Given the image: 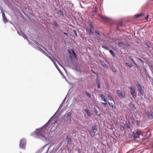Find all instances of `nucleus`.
Masks as SVG:
<instances>
[{"instance_id":"nucleus-1","label":"nucleus","mask_w":153,"mask_h":153,"mask_svg":"<svg viewBox=\"0 0 153 153\" xmlns=\"http://www.w3.org/2000/svg\"><path fill=\"white\" fill-rule=\"evenodd\" d=\"M46 131V129H44V127L43 126L40 128L36 129L35 132L39 138L46 140L47 138L45 137V134L47 133Z\"/></svg>"},{"instance_id":"nucleus-2","label":"nucleus","mask_w":153,"mask_h":153,"mask_svg":"<svg viewBox=\"0 0 153 153\" xmlns=\"http://www.w3.org/2000/svg\"><path fill=\"white\" fill-rule=\"evenodd\" d=\"M97 131V129L96 126H94L92 127V129L90 131V134L92 137H94Z\"/></svg>"},{"instance_id":"nucleus-3","label":"nucleus","mask_w":153,"mask_h":153,"mask_svg":"<svg viewBox=\"0 0 153 153\" xmlns=\"http://www.w3.org/2000/svg\"><path fill=\"white\" fill-rule=\"evenodd\" d=\"M116 91L117 94L120 99H123L126 97V93L124 91L117 90Z\"/></svg>"},{"instance_id":"nucleus-4","label":"nucleus","mask_w":153,"mask_h":153,"mask_svg":"<svg viewBox=\"0 0 153 153\" xmlns=\"http://www.w3.org/2000/svg\"><path fill=\"white\" fill-rule=\"evenodd\" d=\"M136 86L138 90L140 91V93L141 94L143 95L144 94V88L143 86H142L140 84H136Z\"/></svg>"},{"instance_id":"nucleus-5","label":"nucleus","mask_w":153,"mask_h":153,"mask_svg":"<svg viewBox=\"0 0 153 153\" xmlns=\"http://www.w3.org/2000/svg\"><path fill=\"white\" fill-rule=\"evenodd\" d=\"M26 144V141L24 139H22L20 142L19 144V146L22 149H25V147Z\"/></svg>"},{"instance_id":"nucleus-6","label":"nucleus","mask_w":153,"mask_h":153,"mask_svg":"<svg viewBox=\"0 0 153 153\" xmlns=\"http://www.w3.org/2000/svg\"><path fill=\"white\" fill-rule=\"evenodd\" d=\"M142 134V132L140 130H138L137 131L134 132L133 133L134 134V137L135 138H137L139 137V135Z\"/></svg>"},{"instance_id":"nucleus-7","label":"nucleus","mask_w":153,"mask_h":153,"mask_svg":"<svg viewBox=\"0 0 153 153\" xmlns=\"http://www.w3.org/2000/svg\"><path fill=\"white\" fill-rule=\"evenodd\" d=\"M145 14L144 13H141L140 14H137L135 15L136 18L140 17L141 18H144L146 20L148 19L149 17V15H147L146 17L144 16Z\"/></svg>"},{"instance_id":"nucleus-8","label":"nucleus","mask_w":153,"mask_h":153,"mask_svg":"<svg viewBox=\"0 0 153 153\" xmlns=\"http://www.w3.org/2000/svg\"><path fill=\"white\" fill-rule=\"evenodd\" d=\"M129 107L130 109L134 111L135 109H136V108L134 106V104L131 102H130L129 105Z\"/></svg>"},{"instance_id":"nucleus-9","label":"nucleus","mask_w":153,"mask_h":153,"mask_svg":"<svg viewBox=\"0 0 153 153\" xmlns=\"http://www.w3.org/2000/svg\"><path fill=\"white\" fill-rule=\"evenodd\" d=\"M100 97L101 98L102 100L104 102H107V100L105 96L103 94H101L100 95Z\"/></svg>"},{"instance_id":"nucleus-10","label":"nucleus","mask_w":153,"mask_h":153,"mask_svg":"<svg viewBox=\"0 0 153 153\" xmlns=\"http://www.w3.org/2000/svg\"><path fill=\"white\" fill-rule=\"evenodd\" d=\"M148 117L149 119H152L153 118L152 112V111H148Z\"/></svg>"},{"instance_id":"nucleus-11","label":"nucleus","mask_w":153,"mask_h":153,"mask_svg":"<svg viewBox=\"0 0 153 153\" xmlns=\"http://www.w3.org/2000/svg\"><path fill=\"white\" fill-rule=\"evenodd\" d=\"M100 63L105 68H107L108 67V66L103 61L100 60Z\"/></svg>"},{"instance_id":"nucleus-12","label":"nucleus","mask_w":153,"mask_h":153,"mask_svg":"<svg viewBox=\"0 0 153 153\" xmlns=\"http://www.w3.org/2000/svg\"><path fill=\"white\" fill-rule=\"evenodd\" d=\"M129 88L130 90V93H132L136 92V89L133 86H131L129 87Z\"/></svg>"},{"instance_id":"nucleus-13","label":"nucleus","mask_w":153,"mask_h":153,"mask_svg":"<svg viewBox=\"0 0 153 153\" xmlns=\"http://www.w3.org/2000/svg\"><path fill=\"white\" fill-rule=\"evenodd\" d=\"M87 31L88 33L89 36L93 35V33L92 31V30L90 27H88L87 28Z\"/></svg>"},{"instance_id":"nucleus-14","label":"nucleus","mask_w":153,"mask_h":153,"mask_svg":"<svg viewBox=\"0 0 153 153\" xmlns=\"http://www.w3.org/2000/svg\"><path fill=\"white\" fill-rule=\"evenodd\" d=\"M3 19L4 20V22L6 23L8 22V21L6 17L5 16V14L4 13H3L2 14Z\"/></svg>"},{"instance_id":"nucleus-15","label":"nucleus","mask_w":153,"mask_h":153,"mask_svg":"<svg viewBox=\"0 0 153 153\" xmlns=\"http://www.w3.org/2000/svg\"><path fill=\"white\" fill-rule=\"evenodd\" d=\"M66 139L68 140V141L67 142V144L68 145L71 144L72 142L71 139L70 138H69L68 136H66Z\"/></svg>"},{"instance_id":"nucleus-16","label":"nucleus","mask_w":153,"mask_h":153,"mask_svg":"<svg viewBox=\"0 0 153 153\" xmlns=\"http://www.w3.org/2000/svg\"><path fill=\"white\" fill-rule=\"evenodd\" d=\"M133 98L135 99L137 97V94L136 92L131 93Z\"/></svg>"},{"instance_id":"nucleus-17","label":"nucleus","mask_w":153,"mask_h":153,"mask_svg":"<svg viewBox=\"0 0 153 153\" xmlns=\"http://www.w3.org/2000/svg\"><path fill=\"white\" fill-rule=\"evenodd\" d=\"M87 113L88 115L89 116H91V114L88 109H85L84 110Z\"/></svg>"},{"instance_id":"nucleus-18","label":"nucleus","mask_w":153,"mask_h":153,"mask_svg":"<svg viewBox=\"0 0 153 153\" xmlns=\"http://www.w3.org/2000/svg\"><path fill=\"white\" fill-rule=\"evenodd\" d=\"M122 43L123 45L127 47H129L130 46V45L129 43L126 42H122Z\"/></svg>"},{"instance_id":"nucleus-19","label":"nucleus","mask_w":153,"mask_h":153,"mask_svg":"<svg viewBox=\"0 0 153 153\" xmlns=\"http://www.w3.org/2000/svg\"><path fill=\"white\" fill-rule=\"evenodd\" d=\"M108 103L111 107L112 109H114L115 108V104L114 105H113L112 103H110V102H108Z\"/></svg>"},{"instance_id":"nucleus-20","label":"nucleus","mask_w":153,"mask_h":153,"mask_svg":"<svg viewBox=\"0 0 153 153\" xmlns=\"http://www.w3.org/2000/svg\"><path fill=\"white\" fill-rule=\"evenodd\" d=\"M109 51L110 53L112 55V56L113 57H114L115 55V54L114 52L112 50H110Z\"/></svg>"},{"instance_id":"nucleus-21","label":"nucleus","mask_w":153,"mask_h":153,"mask_svg":"<svg viewBox=\"0 0 153 153\" xmlns=\"http://www.w3.org/2000/svg\"><path fill=\"white\" fill-rule=\"evenodd\" d=\"M71 113H68L67 116V119H68V120H69V121H71Z\"/></svg>"},{"instance_id":"nucleus-22","label":"nucleus","mask_w":153,"mask_h":153,"mask_svg":"<svg viewBox=\"0 0 153 153\" xmlns=\"http://www.w3.org/2000/svg\"><path fill=\"white\" fill-rule=\"evenodd\" d=\"M108 99L110 100V101H113L114 102V100H113L112 97V96L111 95L109 94L108 95Z\"/></svg>"},{"instance_id":"nucleus-23","label":"nucleus","mask_w":153,"mask_h":153,"mask_svg":"<svg viewBox=\"0 0 153 153\" xmlns=\"http://www.w3.org/2000/svg\"><path fill=\"white\" fill-rule=\"evenodd\" d=\"M125 64L127 65L128 66L131 68L133 66V65L132 63L130 62H126L125 63Z\"/></svg>"},{"instance_id":"nucleus-24","label":"nucleus","mask_w":153,"mask_h":153,"mask_svg":"<svg viewBox=\"0 0 153 153\" xmlns=\"http://www.w3.org/2000/svg\"><path fill=\"white\" fill-rule=\"evenodd\" d=\"M85 93L87 96H88L89 98H91V95L88 92L86 91Z\"/></svg>"},{"instance_id":"nucleus-25","label":"nucleus","mask_w":153,"mask_h":153,"mask_svg":"<svg viewBox=\"0 0 153 153\" xmlns=\"http://www.w3.org/2000/svg\"><path fill=\"white\" fill-rule=\"evenodd\" d=\"M94 110L95 113L97 114H98V111L97 109L95 107H94Z\"/></svg>"},{"instance_id":"nucleus-26","label":"nucleus","mask_w":153,"mask_h":153,"mask_svg":"<svg viewBox=\"0 0 153 153\" xmlns=\"http://www.w3.org/2000/svg\"><path fill=\"white\" fill-rule=\"evenodd\" d=\"M71 51L72 52L73 54V55H74V57L76 58V57H77L76 56V54L75 53L74 50L73 49H72V50H71Z\"/></svg>"},{"instance_id":"nucleus-27","label":"nucleus","mask_w":153,"mask_h":153,"mask_svg":"<svg viewBox=\"0 0 153 153\" xmlns=\"http://www.w3.org/2000/svg\"><path fill=\"white\" fill-rule=\"evenodd\" d=\"M120 129L122 131L125 130L124 127L123 125H121L120 126Z\"/></svg>"},{"instance_id":"nucleus-28","label":"nucleus","mask_w":153,"mask_h":153,"mask_svg":"<svg viewBox=\"0 0 153 153\" xmlns=\"http://www.w3.org/2000/svg\"><path fill=\"white\" fill-rule=\"evenodd\" d=\"M101 18L104 20H107L108 19V18L105 16H101Z\"/></svg>"},{"instance_id":"nucleus-29","label":"nucleus","mask_w":153,"mask_h":153,"mask_svg":"<svg viewBox=\"0 0 153 153\" xmlns=\"http://www.w3.org/2000/svg\"><path fill=\"white\" fill-rule=\"evenodd\" d=\"M89 25L91 28H92L93 29H94V27L92 23L91 22H90L89 23Z\"/></svg>"},{"instance_id":"nucleus-30","label":"nucleus","mask_w":153,"mask_h":153,"mask_svg":"<svg viewBox=\"0 0 153 153\" xmlns=\"http://www.w3.org/2000/svg\"><path fill=\"white\" fill-rule=\"evenodd\" d=\"M59 12L62 16H63L64 15L63 12L61 10H59Z\"/></svg>"},{"instance_id":"nucleus-31","label":"nucleus","mask_w":153,"mask_h":153,"mask_svg":"<svg viewBox=\"0 0 153 153\" xmlns=\"http://www.w3.org/2000/svg\"><path fill=\"white\" fill-rule=\"evenodd\" d=\"M73 32L74 33L76 36L77 37V35L76 33V31L75 30H73Z\"/></svg>"},{"instance_id":"nucleus-32","label":"nucleus","mask_w":153,"mask_h":153,"mask_svg":"<svg viewBox=\"0 0 153 153\" xmlns=\"http://www.w3.org/2000/svg\"><path fill=\"white\" fill-rule=\"evenodd\" d=\"M0 9L1 11L2 14H3V13H4L3 10V8L1 6H0Z\"/></svg>"},{"instance_id":"nucleus-33","label":"nucleus","mask_w":153,"mask_h":153,"mask_svg":"<svg viewBox=\"0 0 153 153\" xmlns=\"http://www.w3.org/2000/svg\"><path fill=\"white\" fill-rule=\"evenodd\" d=\"M102 47L103 48H104V49H106V50H109V49L108 48L106 47L105 45H102Z\"/></svg>"},{"instance_id":"nucleus-34","label":"nucleus","mask_w":153,"mask_h":153,"mask_svg":"<svg viewBox=\"0 0 153 153\" xmlns=\"http://www.w3.org/2000/svg\"><path fill=\"white\" fill-rule=\"evenodd\" d=\"M136 124L140 126V122L139 120H137L136 121Z\"/></svg>"},{"instance_id":"nucleus-35","label":"nucleus","mask_w":153,"mask_h":153,"mask_svg":"<svg viewBox=\"0 0 153 153\" xmlns=\"http://www.w3.org/2000/svg\"><path fill=\"white\" fill-rule=\"evenodd\" d=\"M112 71L113 72H114V73H116L117 72V70L115 68H112Z\"/></svg>"},{"instance_id":"nucleus-36","label":"nucleus","mask_w":153,"mask_h":153,"mask_svg":"<svg viewBox=\"0 0 153 153\" xmlns=\"http://www.w3.org/2000/svg\"><path fill=\"white\" fill-rule=\"evenodd\" d=\"M100 88V84L99 82L97 84V88Z\"/></svg>"},{"instance_id":"nucleus-37","label":"nucleus","mask_w":153,"mask_h":153,"mask_svg":"<svg viewBox=\"0 0 153 153\" xmlns=\"http://www.w3.org/2000/svg\"><path fill=\"white\" fill-rule=\"evenodd\" d=\"M126 127L127 128H130L129 125V124L128 123H126Z\"/></svg>"},{"instance_id":"nucleus-38","label":"nucleus","mask_w":153,"mask_h":153,"mask_svg":"<svg viewBox=\"0 0 153 153\" xmlns=\"http://www.w3.org/2000/svg\"><path fill=\"white\" fill-rule=\"evenodd\" d=\"M102 104L104 105L105 107H106V105L107 104V102H102Z\"/></svg>"},{"instance_id":"nucleus-39","label":"nucleus","mask_w":153,"mask_h":153,"mask_svg":"<svg viewBox=\"0 0 153 153\" xmlns=\"http://www.w3.org/2000/svg\"><path fill=\"white\" fill-rule=\"evenodd\" d=\"M122 44L121 42L118 43V45L119 47H121V44Z\"/></svg>"},{"instance_id":"nucleus-40","label":"nucleus","mask_w":153,"mask_h":153,"mask_svg":"<svg viewBox=\"0 0 153 153\" xmlns=\"http://www.w3.org/2000/svg\"><path fill=\"white\" fill-rule=\"evenodd\" d=\"M97 13V11L96 10H95L94 12H93V15H94V14H96Z\"/></svg>"},{"instance_id":"nucleus-41","label":"nucleus","mask_w":153,"mask_h":153,"mask_svg":"<svg viewBox=\"0 0 153 153\" xmlns=\"http://www.w3.org/2000/svg\"><path fill=\"white\" fill-rule=\"evenodd\" d=\"M134 64L135 65V66H136V68H138V67H139V66H138V65H137V64H136V62H134Z\"/></svg>"},{"instance_id":"nucleus-42","label":"nucleus","mask_w":153,"mask_h":153,"mask_svg":"<svg viewBox=\"0 0 153 153\" xmlns=\"http://www.w3.org/2000/svg\"><path fill=\"white\" fill-rule=\"evenodd\" d=\"M76 132V130L74 129L72 131V133L73 134H74Z\"/></svg>"},{"instance_id":"nucleus-43","label":"nucleus","mask_w":153,"mask_h":153,"mask_svg":"<svg viewBox=\"0 0 153 153\" xmlns=\"http://www.w3.org/2000/svg\"><path fill=\"white\" fill-rule=\"evenodd\" d=\"M131 123H134V118H133V119L132 120V121L131 122Z\"/></svg>"},{"instance_id":"nucleus-44","label":"nucleus","mask_w":153,"mask_h":153,"mask_svg":"<svg viewBox=\"0 0 153 153\" xmlns=\"http://www.w3.org/2000/svg\"><path fill=\"white\" fill-rule=\"evenodd\" d=\"M54 24L56 26H57V23L56 22H54Z\"/></svg>"},{"instance_id":"nucleus-45","label":"nucleus","mask_w":153,"mask_h":153,"mask_svg":"<svg viewBox=\"0 0 153 153\" xmlns=\"http://www.w3.org/2000/svg\"><path fill=\"white\" fill-rule=\"evenodd\" d=\"M96 33L97 34H98V35H100V33H99V32H97V31H96Z\"/></svg>"},{"instance_id":"nucleus-46","label":"nucleus","mask_w":153,"mask_h":153,"mask_svg":"<svg viewBox=\"0 0 153 153\" xmlns=\"http://www.w3.org/2000/svg\"><path fill=\"white\" fill-rule=\"evenodd\" d=\"M63 33L66 36H68V35L66 33L63 32Z\"/></svg>"},{"instance_id":"nucleus-47","label":"nucleus","mask_w":153,"mask_h":153,"mask_svg":"<svg viewBox=\"0 0 153 153\" xmlns=\"http://www.w3.org/2000/svg\"><path fill=\"white\" fill-rule=\"evenodd\" d=\"M131 60L133 61V63H134V62H135L134 60V59H132V58H131Z\"/></svg>"},{"instance_id":"nucleus-48","label":"nucleus","mask_w":153,"mask_h":153,"mask_svg":"<svg viewBox=\"0 0 153 153\" xmlns=\"http://www.w3.org/2000/svg\"><path fill=\"white\" fill-rule=\"evenodd\" d=\"M139 59L143 63L144 62V61H143L142 60H141V59Z\"/></svg>"},{"instance_id":"nucleus-49","label":"nucleus","mask_w":153,"mask_h":153,"mask_svg":"<svg viewBox=\"0 0 153 153\" xmlns=\"http://www.w3.org/2000/svg\"><path fill=\"white\" fill-rule=\"evenodd\" d=\"M146 75H147V77H148L149 79H150V78L151 77H150V76H149L148 75V74H146Z\"/></svg>"},{"instance_id":"nucleus-50","label":"nucleus","mask_w":153,"mask_h":153,"mask_svg":"<svg viewBox=\"0 0 153 153\" xmlns=\"http://www.w3.org/2000/svg\"><path fill=\"white\" fill-rule=\"evenodd\" d=\"M68 52H69L70 53H71V50H68Z\"/></svg>"},{"instance_id":"nucleus-51","label":"nucleus","mask_w":153,"mask_h":153,"mask_svg":"<svg viewBox=\"0 0 153 153\" xmlns=\"http://www.w3.org/2000/svg\"><path fill=\"white\" fill-rule=\"evenodd\" d=\"M140 99H141V100H143V98L142 97H141L140 98Z\"/></svg>"},{"instance_id":"nucleus-52","label":"nucleus","mask_w":153,"mask_h":153,"mask_svg":"<svg viewBox=\"0 0 153 153\" xmlns=\"http://www.w3.org/2000/svg\"><path fill=\"white\" fill-rule=\"evenodd\" d=\"M55 65V66H56V67L57 68H58V66L57 65Z\"/></svg>"},{"instance_id":"nucleus-53","label":"nucleus","mask_w":153,"mask_h":153,"mask_svg":"<svg viewBox=\"0 0 153 153\" xmlns=\"http://www.w3.org/2000/svg\"><path fill=\"white\" fill-rule=\"evenodd\" d=\"M148 48H150V46L149 45L148 46Z\"/></svg>"},{"instance_id":"nucleus-54","label":"nucleus","mask_w":153,"mask_h":153,"mask_svg":"<svg viewBox=\"0 0 153 153\" xmlns=\"http://www.w3.org/2000/svg\"><path fill=\"white\" fill-rule=\"evenodd\" d=\"M94 74H97V73H96L95 72H94Z\"/></svg>"}]
</instances>
